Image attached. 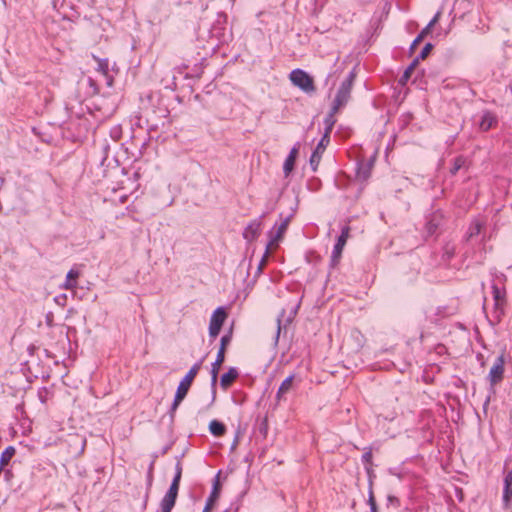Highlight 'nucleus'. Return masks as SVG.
<instances>
[{"instance_id": "obj_1", "label": "nucleus", "mask_w": 512, "mask_h": 512, "mask_svg": "<svg viewBox=\"0 0 512 512\" xmlns=\"http://www.w3.org/2000/svg\"><path fill=\"white\" fill-rule=\"evenodd\" d=\"M356 78L354 71H351L347 78L340 84L336 96L333 100V112H338L341 108L346 106L351 98L352 87Z\"/></svg>"}, {"instance_id": "obj_2", "label": "nucleus", "mask_w": 512, "mask_h": 512, "mask_svg": "<svg viewBox=\"0 0 512 512\" xmlns=\"http://www.w3.org/2000/svg\"><path fill=\"white\" fill-rule=\"evenodd\" d=\"M289 78L293 85L297 86L305 93L310 94L316 91L313 78L304 70H293L290 73Z\"/></svg>"}, {"instance_id": "obj_3", "label": "nucleus", "mask_w": 512, "mask_h": 512, "mask_svg": "<svg viewBox=\"0 0 512 512\" xmlns=\"http://www.w3.org/2000/svg\"><path fill=\"white\" fill-rule=\"evenodd\" d=\"M365 344L364 335L358 330L354 329L350 335L343 341L341 350L347 354L358 353Z\"/></svg>"}, {"instance_id": "obj_4", "label": "nucleus", "mask_w": 512, "mask_h": 512, "mask_svg": "<svg viewBox=\"0 0 512 512\" xmlns=\"http://www.w3.org/2000/svg\"><path fill=\"white\" fill-rule=\"evenodd\" d=\"M492 294L494 300V317L500 322L504 315V307L506 305V290L500 289L496 284L492 285Z\"/></svg>"}, {"instance_id": "obj_5", "label": "nucleus", "mask_w": 512, "mask_h": 512, "mask_svg": "<svg viewBox=\"0 0 512 512\" xmlns=\"http://www.w3.org/2000/svg\"><path fill=\"white\" fill-rule=\"evenodd\" d=\"M349 231H350V227L344 226L341 230V234L337 238V242L334 245L332 255H331V266L332 267H335L341 259L342 251H343L344 246L346 245L347 239L349 237Z\"/></svg>"}, {"instance_id": "obj_6", "label": "nucleus", "mask_w": 512, "mask_h": 512, "mask_svg": "<svg viewBox=\"0 0 512 512\" xmlns=\"http://www.w3.org/2000/svg\"><path fill=\"white\" fill-rule=\"evenodd\" d=\"M227 318V312L223 307H218L212 314L210 319V325H209V335L211 338H216L220 330L222 328V325L224 321Z\"/></svg>"}, {"instance_id": "obj_7", "label": "nucleus", "mask_w": 512, "mask_h": 512, "mask_svg": "<svg viewBox=\"0 0 512 512\" xmlns=\"http://www.w3.org/2000/svg\"><path fill=\"white\" fill-rule=\"evenodd\" d=\"M444 223V215L440 210L432 212L426 218L425 229L428 236H433Z\"/></svg>"}, {"instance_id": "obj_8", "label": "nucleus", "mask_w": 512, "mask_h": 512, "mask_svg": "<svg viewBox=\"0 0 512 512\" xmlns=\"http://www.w3.org/2000/svg\"><path fill=\"white\" fill-rule=\"evenodd\" d=\"M504 364H505L504 355L501 354L496 358L493 366L491 367V369L489 371L488 377L492 384H496L502 380L503 373H504Z\"/></svg>"}, {"instance_id": "obj_9", "label": "nucleus", "mask_w": 512, "mask_h": 512, "mask_svg": "<svg viewBox=\"0 0 512 512\" xmlns=\"http://www.w3.org/2000/svg\"><path fill=\"white\" fill-rule=\"evenodd\" d=\"M292 214L287 216L283 221L282 223L276 228V231L273 232L271 231L269 233L270 235V241L267 245H269V248L273 245H277V243L283 238L287 228H288V225L291 221V218H292Z\"/></svg>"}, {"instance_id": "obj_10", "label": "nucleus", "mask_w": 512, "mask_h": 512, "mask_svg": "<svg viewBox=\"0 0 512 512\" xmlns=\"http://www.w3.org/2000/svg\"><path fill=\"white\" fill-rule=\"evenodd\" d=\"M327 146L328 143L326 137H322L319 143L317 144L316 148L312 152V155L310 157V166L314 172L317 170L322 154Z\"/></svg>"}, {"instance_id": "obj_11", "label": "nucleus", "mask_w": 512, "mask_h": 512, "mask_svg": "<svg viewBox=\"0 0 512 512\" xmlns=\"http://www.w3.org/2000/svg\"><path fill=\"white\" fill-rule=\"evenodd\" d=\"M373 160L361 161L357 163L356 178L361 182L367 181L371 176Z\"/></svg>"}, {"instance_id": "obj_12", "label": "nucleus", "mask_w": 512, "mask_h": 512, "mask_svg": "<svg viewBox=\"0 0 512 512\" xmlns=\"http://www.w3.org/2000/svg\"><path fill=\"white\" fill-rule=\"evenodd\" d=\"M498 123V118L492 111L485 110L482 113L479 129L483 132L490 130L492 127L496 126Z\"/></svg>"}, {"instance_id": "obj_13", "label": "nucleus", "mask_w": 512, "mask_h": 512, "mask_svg": "<svg viewBox=\"0 0 512 512\" xmlns=\"http://www.w3.org/2000/svg\"><path fill=\"white\" fill-rule=\"evenodd\" d=\"M261 221L253 220L244 229L243 238L248 242H252L260 235Z\"/></svg>"}, {"instance_id": "obj_14", "label": "nucleus", "mask_w": 512, "mask_h": 512, "mask_svg": "<svg viewBox=\"0 0 512 512\" xmlns=\"http://www.w3.org/2000/svg\"><path fill=\"white\" fill-rule=\"evenodd\" d=\"M485 223L479 219H474L469 227L468 230L464 236L465 242L472 241L475 237L479 236L482 232V229L484 228Z\"/></svg>"}, {"instance_id": "obj_15", "label": "nucleus", "mask_w": 512, "mask_h": 512, "mask_svg": "<svg viewBox=\"0 0 512 512\" xmlns=\"http://www.w3.org/2000/svg\"><path fill=\"white\" fill-rule=\"evenodd\" d=\"M181 477H182V464L180 461H177L176 466H175V475H174V478L170 485V488L167 491L168 495H171V496H174L175 498H177Z\"/></svg>"}, {"instance_id": "obj_16", "label": "nucleus", "mask_w": 512, "mask_h": 512, "mask_svg": "<svg viewBox=\"0 0 512 512\" xmlns=\"http://www.w3.org/2000/svg\"><path fill=\"white\" fill-rule=\"evenodd\" d=\"M512 499V471H506L504 477L503 502L507 507Z\"/></svg>"}, {"instance_id": "obj_17", "label": "nucleus", "mask_w": 512, "mask_h": 512, "mask_svg": "<svg viewBox=\"0 0 512 512\" xmlns=\"http://www.w3.org/2000/svg\"><path fill=\"white\" fill-rule=\"evenodd\" d=\"M298 152H299V146L298 145L294 146L290 150V152H289V154H288V156H287V158H286V160L284 162V165H283V171H284L285 176H288L292 172V170L294 169V165H295L296 158L298 156Z\"/></svg>"}, {"instance_id": "obj_18", "label": "nucleus", "mask_w": 512, "mask_h": 512, "mask_svg": "<svg viewBox=\"0 0 512 512\" xmlns=\"http://www.w3.org/2000/svg\"><path fill=\"white\" fill-rule=\"evenodd\" d=\"M224 359H225V354H222V352H218L216 360L212 364L211 384H217L218 372H219V369H220L222 363L224 362Z\"/></svg>"}, {"instance_id": "obj_19", "label": "nucleus", "mask_w": 512, "mask_h": 512, "mask_svg": "<svg viewBox=\"0 0 512 512\" xmlns=\"http://www.w3.org/2000/svg\"><path fill=\"white\" fill-rule=\"evenodd\" d=\"M189 388L190 386H178L174 402L171 406V414H173L176 411L181 401L186 397Z\"/></svg>"}, {"instance_id": "obj_20", "label": "nucleus", "mask_w": 512, "mask_h": 512, "mask_svg": "<svg viewBox=\"0 0 512 512\" xmlns=\"http://www.w3.org/2000/svg\"><path fill=\"white\" fill-rule=\"evenodd\" d=\"M79 275H80L79 271L74 270V269L69 270L66 275L65 283L63 285L64 288L70 289V290L76 288L77 287V279H78Z\"/></svg>"}, {"instance_id": "obj_21", "label": "nucleus", "mask_w": 512, "mask_h": 512, "mask_svg": "<svg viewBox=\"0 0 512 512\" xmlns=\"http://www.w3.org/2000/svg\"><path fill=\"white\" fill-rule=\"evenodd\" d=\"M202 365V360L198 363H195L191 369L188 371V373L179 381L178 384H191L194 380L195 376L199 372Z\"/></svg>"}, {"instance_id": "obj_22", "label": "nucleus", "mask_w": 512, "mask_h": 512, "mask_svg": "<svg viewBox=\"0 0 512 512\" xmlns=\"http://www.w3.org/2000/svg\"><path fill=\"white\" fill-rule=\"evenodd\" d=\"M238 370L231 367L226 373L221 376L219 384H231L238 378Z\"/></svg>"}, {"instance_id": "obj_23", "label": "nucleus", "mask_w": 512, "mask_h": 512, "mask_svg": "<svg viewBox=\"0 0 512 512\" xmlns=\"http://www.w3.org/2000/svg\"><path fill=\"white\" fill-rule=\"evenodd\" d=\"M418 59H414L410 65L405 69L403 75L399 79V83L401 85H405L406 82L410 79L412 72L415 70V68L418 66Z\"/></svg>"}, {"instance_id": "obj_24", "label": "nucleus", "mask_w": 512, "mask_h": 512, "mask_svg": "<svg viewBox=\"0 0 512 512\" xmlns=\"http://www.w3.org/2000/svg\"><path fill=\"white\" fill-rule=\"evenodd\" d=\"M176 502V498L174 496L168 495L167 493L163 497L161 501V511L162 512H171Z\"/></svg>"}, {"instance_id": "obj_25", "label": "nucleus", "mask_w": 512, "mask_h": 512, "mask_svg": "<svg viewBox=\"0 0 512 512\" xmlns=\"http://www.w3.org/2000/svg\"><path fill=\"white\" fill-rule=\"evenodd\" d=\"M14 454H15V449L12 446L7 447L2 452L1 458H0V469L4 468L9 463V461L14 456Z\"/></svg>"}, {"instance_id": "obj_26", "label": "nucleus", "mask_w": 512, "mask_h": 512, "mask_svg": "<svg viewBox=\"0 0 512 512\" xmlns=\"http://www.w3.org/2000/svg\"><path fill=\"white\" fill-rule=\"evenodd\" d=\"M210 432L215 436H222L225 433V426L217 420H213L209 425Z\"/></svg>"}, {"instance_id": "obj_27", "label": "nucleus", "mask_w": 512, "mask_h": 512, "mask_svg": "<svg viewBox=\"0 0 512 512\" xmlns=\"http://www.w3.org/2000/svg\"><path fill=\"white\" fill-rule=\"evenodd\" d=\"M256 431L265 438L268 433V420L267 417L257 419L256 421Z\"/></svg>"}, {"instance_id": "obj_28", "label": "nucleus", "mask_w": 512, "mask_h": 512, "mask_svg": "<svg viewBox=\"0 0 512 512\" xmlns=\"http://www.w3.org/2000/svg\"><path fill=\"white\" fill-rule=\"evenodd\" d=\"M429 33H430L429 27H425L422 29V31L418 34V36L411 43L410 48H409L410 53L414 52L416 47L422 42L424 37H426Z\"/></svg>"}, {"instance_id": "obj_29", "label": "nucleus", "mask_w": 512, "mask_h": 512, "mask_svg": "<svg viewBox=\"0 0 512 512\" xmlns=\"http://www.w3.org/2000/svg\"><path fill=\"white\" fill-rule=\"evenodd\" d=\"M466 163V159L464 156L460 155V156H457L454 160H453V166L452 168L450 169V173L452 175H455L462 167H464Z\"/></svg>"}, {"instance_id": "obj_30", "label": "nucleus", "mask_w": 512, "mask_h": 512, "mask_svg": "<svg viewBox=\"0 0 512 512\" xmlns=\"http://www.w3.org/2000/svg\"><path fill=\"white\" fill-rule=\"evenodd\" d=\"M269 253H270V248H269V245H267L265 253L262 256V258H261V260H260V262L258 264L257 271H256V276H259L263 272V269L266 266L267 261H268Z\"/></svg>"}, {"instance_id": "obj_31", "label": "nucleus", "mask_w": 512, "mask_h": 512, "mask_svg": "<svg viewBox=\"0 0 512 512\" xmlns=\"http://www.w3.org/2000/svg\"><path fill=\"white\" fill-rule=\"evenodd\" d=\"M232 339V330H230L227 334L223 335L220 340V347L218 352H222L225 354L226 347L230 344Z\"/></svg>"}, {"instance_id": "obj_32", "label": "nucleus", "mask_w": 512, "mask_h": 512, "mask_svg": "<svg viewBox=\"0 0 512 512\" xmlns=\"http://www.w3.org/2000/svg\"><path fill=\"white\" fill-rule=\"evenodd\" d=\"M433 44L432 43H426L424 45V47L422 48L420 54L415 58V59H418V62L420 60H424L426 59V57L431 53L432 49H433Z\"/></svg>"}, {"instance_id": "obj_33", "label": "nucleus", "mask_w": 512, "mask_h": 512, "mask_svg": "<svg viewBox=\"0 0 512 512\" xmlns=\"http://www.w3.org/2000/svg\"><path fill=\"white\" fill-rule=\"evenodd\" d=\"M336 113L337 112H333V106H331L330 111L328 112V114L326 115V117L324 119L325 126L334 127V125L336 123V119H335Z\"/></svg>"}, {"instance_id": "obj_34", "label": "nucleus", "mask_w": 512, "mask_h": 512, "mask_svg": "<svg viewBox=\"0 0 512 512\" xmlns=\"http://www.w3.org/2000/svg\"><path fill=\"white\" fill-rule=\"evenodd\" d=\"M220 474H221V472L219 471L214 479V482H213V488L211 491V493H213V496H220V491H221Z\"/></svg>"}, {"instance_id": "obj_35", "label": "nucleus", "mask_w": 512, "mask_h": 512, "mask_svg": "<svg viewBox=\"0 0 512 512\" xmlns=\"http://www.w3.org/2000/svg\"><path fill=\"white\" fill-rule=\"evenodd\" d=\"M218 498L219 496H213V493H211L209 498L207 499L203 512H209L210 510H212Z\"/></svg>"}, {"instance_id": "obj_36", "label": "nucleus", "mask_w": 512, "mask_h": 512, "mask_svg": "<svg viewBox=\"0 0 512 512\" xmlns=\"http://www.w3.org/2000/svg\"><path fill=\"white\" fill-rule=\"evenodd\" d=\"M368 504L370 506V510H376L377 509L376 500H375L374 493H373V490H372V483H370V488H369Z\"/></svg>"}, {"instance_id": "obj_37", "label": "nucleus", "mask_w": 512, "mask_h": 512, "mask_svg": "<svg viewBox=\"0 0 512 512\" xmlns=\"http://www.w3.org/2000/svg\"><path fill=\"white\" fill-rule=\"evenodd\" d=\"M444 255L447 259H451L455 255V248L453 246L447 245L444 249Z\"/></svg>"}, {"instance_id": "obj_38", "label": "nucleus", "mask_w": 512, "mask_h": 512, "mask_svg": "<svg viewBox=\"0 0 512 512\" xmlns=\"http://www.w3.org/2000/svg\"><path fill=\"white\" fill-rule=\"evenodd\" d=\"M291 386H279L278 392H277V400H280L281 397L289 391Z\"/></svg>"}, {"instance_id": "obj_39", "label": "nucleus", "mask_w": 512, "mask_h": 512, "mask_svg": "<svg viewBox=\"0 0 512 512\" xmlns=\"http://www.w3.org/2000/svg\"><path fill=\"white\" fill-rule=\"evenodd\" d=\"M441 12H437L435 16L430 20L426 27H429V31H431L432 27L438 22L440 18Z\"/></svg>"}, {"instance_id": "obj_40", "label": "nucleus", "mask_w": 512, "mask_h": 512, "mask_svg": "<svg viewBox=\"0 0 512 512\" xmlns=\"http://www.w3.org/2000/svg\"><path fill=\"white\" fill-rule=\"evenodd\" d=\"M441 12H437L435 16L430 20L426 27H429V31H431L432 27L438 22L440 18Z\"/></svg>"}, {"instance_id": "obj_41", "label": "nucleus", "mask_w": 512, "mask_h": 512, "mask_svg": "<svg viewBox=\"0 0 512 512\" xmlns=\"http://www.w3.org/2000/svg\"><path fill=\"white\" fill-rule=\"evenodd\" d=\"M284 316V311H282L281 315L277 318V331H276V339L279 338L280 332H281V322L282 317Z\"/></svg>"}, {"instance_id": "obj_42", "label": "nucleus", "mask_w": 512, "mask_h": 512, "mask_svg": "<svg viewBox=\"0 0 512 512\" xmlns=\"http://www.w3.org/2000/svg\"><path fill=\"white\" fill-rule=\"evenodd\" d=\"M332 130H333V127L325 126V131H324V134L322 137H326L328 144L330 143V134H331Z\"/></svg>"}, {"instance_id": "obj_43", "label": "nucleus", "mask_w": 512, "mask_h": 512, "mask_svg": "<svg viewBox=\"0 0 512 512\" xmlns=\"http://www.w3.org/2000/svg\"><path fill=\"white\" fill-rule=\"evenodd\" d=\"M293 379H294V376H293V375H288L287 377H285V378L281 381V384H292Z\"/></svg>"}, {"instance_id": "obj_44", "label": "nucleus", "mask_w": 512, "mask_h": 512, "mask_svg": "<svg viewBox=\"0 0 512 512\" xmlns=\"http://www.w3.org/2000/svg\"><path fill=\"white\" fill-rule=\"evenodd\" d=\"M153 480V463L150 466L149 473H148V483L151 485Z\"/></svg>"}, {"instance_id": "obj_45", "label": "nucleus", "mask_w": 512, "mask_h": 512, "mask_svg": "<svg viewBox=\"0 0 512 512\" xmlns=\"http://www.w3.org/2000/svg\"><path fill=\"white\" fill-rule=\"evenodd\" d=\"M363 458L365 461H369L371 458V452H367L363 455Z\"/></svg>"}, {"instance_id": "obj_46", "label": "nucleus", "mask_w": 512, "mask_h": 512, "mask_svg": "<svg viewBox=\"0 0 512 512\" xmlns=\"http://www.w3.org/2000/svg\"><path fill=\"white\" fill-rule=\"evenodd\" d=\"M437 349H438V353H442L445 350V346L439 345Z\"/></svg>"}, {"instance_id": "obj_47", "label": "nucleus", "mask_w": 512, "mask_h": 512, "mask_svg": "<svg viewBox=\"0 0 512 512\" xmlns=\"http://www.w3.org/2000/svg\"><path fill=\"white\" fill-rule=\"evenodd\" d=\"M388 500H389L390 502H392V501L396 500V498H395L394 496H389V497H388Z\"/></svg>"}, {"instance_id": "obj_48", "label": "nucleus", "mask_w": 512, "mask_h": 512, "mask_svg": "<svg viewBox=\"0 0 512 512\" xmlns=\"http://www.w3.org/2000/svg\"><path fill=\"white\" fill-rule=\"evenodd\" d=\"M371 512H378V510L377 509L376 510H371Z\"/></svg>"}, {"instance_id": "obj_49", "label": "nucleus", "mask_w": 512, "mask_h": 512, "mask_svg": "<svg viewBox=\"0 0 512 512\" xmlns=\"http://www.w3.org/2000/svg\"><path fill=\"white\" fill-rule=\"evenodd\" d=\"M223 512H228V511L226 510V511H223Z\"/></svg>"}]
</instances>
